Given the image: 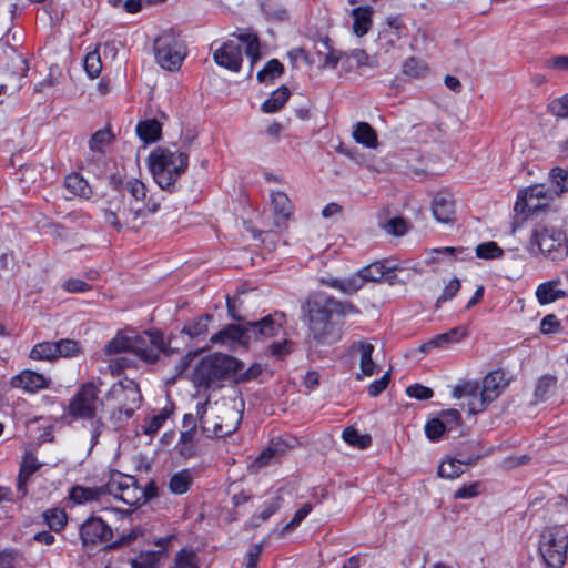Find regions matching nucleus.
Wrapping results in <instances>:
<instances>
[{
    "label": "nucleus",
    "instance_id": "nucleus-38",
    "mask_svg": "<svg viewBox=\"0 0 568 568\" xmlns=\"http://www.w3.org/2000/svg\"><path fill=\"white\" fill-rule=\"evenodd\" d=\"M65 187L73 194L83 199H89L92 195L89 183L78 173L70 174L65 178Z\"/></svg>",
    "mask_w": 568,
    "mask_h": 568
},
{
    "label": "nucleus",
    "instance_id": "nucleus-46",
    "mask_svg": "<svg viewBox=\"0 0 568 568\" xmlns=\"http://www.w3.org/2000/svg\"><path fill=\"white\" fill-rule=\"evenodd\" d=\"M324 45L328 49V52L324 57L322 68L335 69L341 60H349V52L332 49L328 39L324 41Z\"/></svg>",
    "mask_w": 568,
    "mask_h": 568
},
{
    "label": "nucleus",
    "instance_id": "nucleus-8",
    "mask_svg": "<svg viewBox=\"0 0 568 568\" xmlns=\"http://www.w3.org/2000/svg\"><path fill=\"white\" fill-rule=\"evenodd\" d=\"M130 352L143 362L153 364L158 362L160 353L170 356L174 349L165 345L162 332L145 331L142 334L130 335Z\"/></svg>",
    "mask_w": 568,
    "mask_h": 568
},
{
    "label": "nucleus",
    "instance_id": "nucleus-36",
    "mask_svg": "<svg viewBox=\"0 0 568 568\" xmlns=\"http://www.w3.org/2000/svg\"><path fill=\"white\" fill-rule=\"evenodd\" d=\"M284 73V65L277 60H270L262 70L257 72V81L260 83H273Z\"/></svg>",
    "mask_w": 568,
    "mask_h": 568
},
{
    "label": "nucleus",
    "instance_id": "nucleus-59",
    "mask_svg": "<svg viewBox=\"0 0 568 568\" xmlns=\"http://www.w3.org/2000/svg\"><path fill=\"white\" fill-rule=\"evenodd\" d=\"M166 418L168 415L164 412H161L160 414L152 416L143 426L144 434L150 436L156 434Z\"/></svg>",
    "mask_w": 568,
    "mask_h": 568
},
{
    "label": "nucleus",
    "instance_id": "nucleus-50",
    "mask_svg": "<svg viewBox=\"0 0 568 568\" xmlns=\"http://www.w3.org/2000/svg\"><path fill=\"white\" fill-rule=\"evenodd\" d=\"M504 251L495 242L481 243L476 247V255L484 260H494L503 255Z\"/></svg>",
    "mask_w": 568,
    "mask_h": 568
},
{
    "label": "nucleus",
    "instance_id": "nucleus-32",
    "mask_svg": "<svg viewBox=\"0 0 568 568\" xmlns=\"http://www.w3.org/2000/svg\"><path fill=\"white\" fill-rule=\"evenodd\" d=\"M349 59L355 60L358 74L365 75L367 71L379 67L377 55H369L362 49H354L349 52Z\"/></svg>",
    "mask_w": 568,
    "mask_h": 568
},
{
    "label": "nucleus",
    "instance_id": "nucleus-11",
    "mask_svg": "<svg viewBox=\"0 0 568 568\" xmlns=\"http://www.w3.org/2000/svg\"><path fill=\"white\" fill-rule=\"evenodd\" d=\"M109 395L119 402L118 409L112 413V418L119 423L130 419L142 400L140 388L133 381L114 384Z\"/></svg>",
    "mask_w": 568,
    "mask_h": 568
},
{
    "label": "nucleus",
    "instance_id": "nucleus-39",
    "mask_svg": "<svg viewBox=\"0 0 568 568\" xmlns=\"http://www.w3.org/2000/svg\"><path fill=\"white\" fill-rule=\"evenodd\" d=\"M212 320V316L209 314H204L199 318H195L182 328V333L186 334L191 338H196L203 336L209 331V322Z\"/></svg>",
    "mask_w": 568,
    "mask_h": 568
},
{
    "label": "nucleus",
    "instance_id": "nucleus-42",
    "mask_svg": "<svg viewBox=\"0 0 568 568\" xmlns=\"http://www.w3.org/2000/svg\"><path fill=\"white\" fill-rule=\"evenodd\" d=\"M32 359L52 361L58 358L55 342H42L33 346L30 352Z\"/></svg>",
    "mask_w": 568,
    "mask_h": 568
},
{
    "label": "nucleus",
    "instance_id": "nucleus-17",
    "mask_svg": "<svg viewBox=\"0 0 568 568\" xmlns=\"http://www.w3.org/2000/svg\"><path fill=\"white\" fill-rule=\"evenodd\" d=\"M402 271V267L394 260L385 258L376 261L369 265L361 268L357 273L353 274L354 278L359 280L358 291L366 282H379L388 273Z\"/></svg>",
    "mask_w": 568,
    "mask_h": 568
},
{
    "label": "nucleus",
    "instance_id": "nucleus-26",
    "mask_svg": "<svg viewBox=\"0 0 568 568\" xmlns=\"http://www.w3.org/2000/svg\"><path fill=\"white\" fill-rule=\"evenodd\" d=\"M271 203L277 224L287 221L293 214V204L284 192H272Z\"/></svg>",
    "mask_w": 568,
    "mask_h": 568
},
{
    "label": "nucleus",
    "instance_id": "nucleus-56",
    "mask_svg": "<svg viewBox=\"0 0 568 568\" xmlns=\"http://www.w3.org/2000/svg\"><path fill=\"white\" fill-rule=\"evenodd\" d=\"M383 227L388 234L402 236L407 232L408 224L403 217H393Z\"/></svg>",
    "mask_w": 568,
    "mask_h": 568
},
{
    "label": "nucleus",
    "instance_id": "nucleus-33",
    "mask_svg": "<svg viewBox=\"0 0 568 568\" xmlns=\"http://www.w3.org/2000/svg\"><path fill=\"white\" fill-rule=\"evenodd\" d=\"M290 90L287 87L282 85L272 92L271 97L263 102L261 109L265 113L277 112L290 98Z\"/></svg>",
    "mask_w": 568,
    "mask_h": 568
},
{
    "label": "nucleus",
    "instance_id": "nucleus-63",
    "mask_svg": "<svg viewBox=\"0 0 568 568\" xmlns=\"http://www.w3.org/2000/svg\"><path fill=\"white\" fill-rule=\"evenodd\" d=\"M442 420L447 424V430H452L462 423V415L457 409H448L440 413Z\"/></svg>",
    "mask_w": 568,
    "mask_h": 568
},
{
    "label": "nucleus",
    "instance_id": "nucleus-60",
    "mask_svg": "<svg viewBox=\"0 0 568 568\" xmlns=\"http://www.w3.org/2000/svg\"><path fill=\"white\" fill-rule=\"evenodd\" d=\"M406 394L409 397H413V398H416L419 400H425V399L432 398L434 395V392L429 387L423 386L420 384H414V385H410L407 387Z\"/></svg>",
    "mask_w": 568,
    "mask_h": 568
},
{
    "label": "nucleus",
    "instance_id": "nucleus-34",
    "mask_svg": "<svg viewBox=\"0 0 568 568\" xmlns=\"http://www.w3.org/2000/svg\"><path fill=\"white\" fill-rule=\"evenodd\" d=\"M136 133L145 143L155 142L161 136V124L155 119L142 121L136 125Z\"/></svg>",
    "mask_w": 568,
    "mask_h": 568
},
{
    "label": "nucleus",
    "instance_id": "nucleus-10",
    "mask_svg": "<svg viewBox=\"0 0 568 568\" xmlns=\"http://www.w3.org/2000/svg\"><path fill=\"white\" fill-rule=\"evenodd\" d=\"M105 489L108 495L119 498L129 506L138 507L145 504L144 493L133 476L113 471L105 484Z\"/></svg>",
    "mask_w": 568,
    "mask_h": 568
},
{
    "label": "nucleus",
    "instance_id": "nucleus-43",
    "mask_svg": "<svg viewBox=\"0 0 568 568\" xmlns=\"http://www.w3.org/2000/svg\"><path fill=\"white\" fill-rule=\"evenodd\" d=\"M463 463H465V460L448 458L439 465L438 475L447 479L457 478L464 473Z\"/></svg>",
    "mask_w": 568,
    "mask_h": 568
},
{
    "label": "nucleus",
    "instance_id": "nucleus-44",
    "mask_svg": "<svg viewBox=\"0 0 568 568\" xmlns=\"http://www.w3.org/2000/svg\"><path fill=\"white\" fill-rule=\"evenodd\" d=\"M556 383L557 378L555 376L545 375L540 377L535 389V397L537 400H545L556 388Z\"/></svg>",
    "mask_w": 568,
    "mask_h": 568
},
{
    "label": "nucleus",
    "instance_id": "nucleus-20",
    "mask_svg": "<svg viewBox=\"0 0 568 568\" xmlns=\"http://www.w3.org/2000/svg\"><path fill=\"white\" fill-rule=\"evenodd\" d=\"M250 342L247 322L244 324H230L211 337V343L213 344L239 343L247 345Z\"/></svg>",
    "mask_w": 568,
    "mask_h": 568
},
{
    "label": "nucleus",
    "instance_id": "nucleus-41",
    "mask_svg": "<svg viewBox=\"0 0 568 568\" xmlns=\"http://www.w3.org/2000/svg\"><path fill=\"white\" fill-rule=\"evenodd\" d=\"M323 283L332 288H336L344 294L352 295L358 291L359 280L354 278L353 275L346 278H328L323 280Z\"/></svg>",
    "mask_w": 568,
    "mask_h": 568
},
{
    "label": "nucleus",
    "instance_id": "nucleus-51",
    "mask_svg": "<svg viewBox=\"0 0 568 568\" xmlns=\"http://www.w3.org/2000/svg\"><path fill=\"white\" fill-rule=\"evenodd\" d=\"M112 140V134L109 130L97 131L89 141V146L92 152H103V146L109 144Z\"/></svg>",
    "mask_w": 568,
    "mask_h": 568
},
{
    "label": "nucleus",
    "instance_id": "nucleus-6",
    "mask_svg": "<svg viewBox=\"0 0 568 568\" xmlns=\"http://www.w3.org/2000/svg\"><path fill=\"white\" fill-rule=\"evenodd\" d=\"M104 220L108 224L121 231L123 227H138L144 219L142 206L125 203V194L113 190L106 194Z\"/></svg>",
    "mask_w": 568,
    "mask_h": 568
},
{
    "label": "nucleus",
    "instance_id": "nucleus-28",
    "mask_svg": "<svg viewBox=\"0 0 568 568\" xmlns=\"http://www.w3.org/2000/svg\"><path fill=\"white\" fill-rule=\"evenodd\" d=\"M104 495H108L105 485L93 488L74 486L71 488L69 497L75 504H84L93 500H99Z\"/></svg>",
    "mask_w": 568,
    "mask_h": 568
},
{
    "label": "nucleus",
    "instance_id": "nucleus-4",
    "mask_svg": "<svg viewBox=\"0 0 568 568\" xmlns=\"http://www.w3.org/2000/svg\"><path fill=\"white\" fill-rule=\"evenodd\" d=\"M243 47H245V53L251 60V68H253L261 58L260 41L254 33H240L236 39L225 41L215 50L214 61L225 69L239 72L243 61Z\"/></svg>",
    "mask_w": 568,
    "mask_h": 568
},
{
    "label": "nucleus",
    "instance_id": "nucleus-31",
    "mask_svg": "<svg viewBox=\"0 0 568 568\" xmlns=\"http://www.w3.org/2000/svg\"><path fill=\"white\" fill-rule=\"evenodd\" d=\"M193 480V471L191 469H182L171 476L169 489L174 495L185 494L191 488Z\"/></svg>",
    "mask_w": 568,
    "mask_h": 568
},
{
    "label": "nucleus",
    "instance_id": "nucleus-61",
    "mask_svg": "<svg viewBox=\"0 0 568 568\" xmlns=\"http://www.w3.org/2000/svg\"><path fill=\"white\" fill-rule=\"evenodd\" d=\"M268 352L277 359H281L292 352V344L288 339L274 342L268 346Z\"/></svg>",
    "mask_w": 568,
    "mask_h": 568
},
{
    "label": "nucleus",
    "instance_id": "nucleus-12",
    "mask_svg": "<svg viewBox=\"0 0 568 568\" xmlns=\"http://www.w3.org/2000/svg\"><path fill=\"white\" fill-rule=\"evenodd\" d=\"M99 406V388L92 383H84L80 386L69 404V414L74 418L94 419Z\"/></svg>",
    "mask_w": 568,
    "mask_h": 568
},
{
    "label": "nucleus",
    "instance_id": "nucleus-54",
    "mask_svg": "<svg viewBox=\"0 0 568 568\" xmlns=\"http://www.w3.org/2000/svg\"><path fill=\"white\" fill-rule=\"evenodd\" d=\"M55 345L58 357H70L80 352L79 343L74 339H60Z\"/></svg>",
    "mask_w": 568,
    "mask_h": 568
},
{
    "label": "nucleus",
    "instance_id": "nucleus-7",
    "mask_svg": "<svg viewBox=\"0 0 568 568\" xmlns=\"http://www.w3.org/2000/svg\"><path fill=\"white\" fill-rule=\"evenodd\" d=\"M243 366L242 362L230 355L214 353L201 359L196 366L194 378L200 386L210 387L215 382L234 377V372L240 371Z\"/></svg>",
    "mask_w": 568,
    "mask_h": 568
},
{
    "label": "nucleus",
    "instance_id": "nucleus-40",
    "mask_svg": "<svg viewBox=\"0 0 568 568\" xmlns=\"http://www.w3.org/2000/svg\"><path fill=\"white\" fill-rule=\"evenodd\" d=\"M342 437L347 444L361 449L367 448L372 444V437L368 434H361L354 427H346Z\"/></svg>",
    "mask_w": 568,
    "mask_h": 568
},
{
    "label": "nucleus",
    "instance_id": "nucleus-5",
    "mask_svg": "<svg viewBox=\"0 0 568 568\" xmlns=\"http://www.w3.org/2000/svg\"><path fill=\"white\" fill-rule=\"evenodd\" d=\"M528 250L531 254L541 253L551 261H562L568 255L566 234L547 223H537L532 230Z\"/></svg>",
    "mask_w": 568,
    "mask_h": 568
},
{
    "label": "nucleus",
    "instance_id": "nucleus-64",
    "mask_svg": "<svg viewBox=\"0 0 568 568\" xmlns=\"http://www.w3.org/2000/svg\"><path fill=\"white\" fill-rule=\"evenodd\" d=\"M460 288V282L457 278L452 280L443 290L442 295L437 298V306L440 303L452 300Z\"/></svg>",
    "mask_w": 568,
    "mask_h": 568
},
{
    "label": "nucleus",
    "instance_id": "nucleus-19",
    "mask_svg": "<svg viewBox=\"0 0 568 568\" xmlns=\"http://www.w3.org/2000/svg\"><path fill=\"white\" fill-rule=\"evenodd\" d=\"M109 184L113 190H119L123 194L128 192L133 199V202H131L133 205L141 206L146 197V186L138 179L123 181L121 176L113 174L110 176Z\"/></svg>",
    "mask_w": 568,
    "mask_h": 568
},
{
    "label": "nucleus",
    "instance_id": "nucleus-3",
    "mask_svg": "<svg viewBox=\"0 0 568 568\" xmlns=\"http://www.w3.org/2000/svg\"><path fill=\"white\" fill-rule=\"evenodd\" d=\"M209 402L196 405V416L202 433L209 437H226L240 426L242 413L234 403L215 404V415H206Z\"/></svg>",
    "mask_w": 568,
    "mask_h": 568
},
{
    "label": "nucleus",
    "instance_id": "nucleus-27",
    "mask_svg": "<svg viewBox=\"0 0 568 568\" xmlns=\"http://www.w3.org/2000/svg\"><path fill=\"white\" fill-rule=\"evenodd\" d=\"M373 8L371 6L358 7L352 10L353 32L357 37H363L372 27Z\"/></svg>",
    "mask_w": 568,
    "mask_h": 568
},
{
    "label": "nucleus",
    "instance_id": "nucleus-15",
    "mask_svg": "<svg viewBox=\"0 0 568 568\" xmlns=\"http://www.w3.org/2000/svg\"><path fill=\"white\" fill-rule=\"evenodd\" d=\"M507 385L505 374L500 371L488 373L483 379V388L480 392L479 403H469V413L477 414L486 408V406L498 397L501 389Z\"/></svg>",
    "mask_w": 568,
    "mask_h": 568
},
{
    "label": "nucleus",
    "instance_id": "nucleus-22",
    "mask_svg": "<svg viewBox=\"0 0 568 568\" xmlns=\"http://www.w3.org/2000/svg\"><path fill=\"white\" fill-rule=\"evenodd\" d=\"M432 212L438 222H452L455 214V201L453 195L447 192L437 193L433 199Z\"/></svg>",
    "mask_w": 568,
    "mask_h": 568
},
{
    "label": "nucleus",
    "instance_id": "nucleus-13",
    "mask_svg": "<svg viewBox=\"0 0 568 568\" xmlns=\"http://www.w3.org/2000/svg\"><path fill=\"white\" fill-rule=\"evenodd\" d=\"M554 200L549 187L535 184L519 191L514 210L518 214H534L546 210Z\"/></svg>",
    "mask_w": 568,
    "mask_h": 568
},
{
    "label": "nucleus",
    "instance_id": "nucleus-18",
    "mask_svg": "<svg viewBox=\"0 0 568 568\" xmlns=\"http://www.w3.org/2000/svg\"><path fill=\"white\" fill-rule=\"evenodd\" d=\"M112 535V529L99 517L88 518L80 528L81 540L85 547L109 541Z\"/></svg>",
    "mask_w": 568,
    "mask_h": 568
},
{
    "label": "nucleus",
    "instance_id": "nucleus-52",
    "mask_svg": "<svg viewBox=\"0 0 568 568\" xmlns=\"http://www.w3.org/2000/svg\"><path fill=\"white\" fill-rule=\"evenodd\" d=\"M176 568H199V558L193 550L182 549L175 558Z\"/></svg>",
    "mask_w": 568,
    "mask_h": 568
},
{
    "label": "nucleus",
    "instance_id": "nucleus-30",
    "mask_svg": "<svg viewBox=\"0 0 568 568\" xmlns=\"http://www.w3.org/2000/svg\"><path fill=\"white\" fill-rule=\"evenodd\" d=\"M559 283L560 281L556 280L542 283L537 287L536 296L540 304H549L568 296L567 292L557 288Z\"/></svg>",
    "mask_w": 568,
    "mask_h": 568
},
{
    "label": "nucleus",
    "instance_id": "nucleus-2",
    "mask_svg": "<svg viewBox=\"0 0 568 568\" xmlns=\"http://www.w3.org/2000/svg\"><path fill=\"white\" fill-rule=\"evenodd\" d=\"M148 161L150 171L158 185L162 190L172 192L175 182L187 169L189 154L159 146L150 153Z\"/></svg>",
    "mask_w": 568,
    "mask_h": 568
},
{
    "label": "nucleus",
    "instance_id": "nucleus-24",
    "mask_svg": "<svg viewBox=\"0 0 568 568\" xmlns=\"http://www.w3.org/2000/svg\"><path fill=\"white\" fill-rule=\"evenodd\" d=\"M352 349L359 353L361 373L356 375V379H362V376H372L377 373V365L372 358L374 345L366 341H358L352 345Z\"/></svg>",
    "mask_w": 568,
    "mask_h": 568
},
{
    "label": "nucleus",
    "instance_id": "nucleus-16",
    "mask_svg": "<svg viewBox=\"0 0 568 568\" xmlns=\"http://www.w3.org/2000/svg\"><path fill=\"white\" fill-rule=\"evenodd\" d=\"M284 323L285 314L281 312L270 314L256 322H247L250 341H260L277 335Z\"/></svg>",
    "mask_w": 568,
    "mask_h": 568
},
{
    "label": "nucleus",
    "instance_id": "nucleus-49",
    "mask_svg": "<svg viewBox=\"0 0 568 568\" xmlns=\"http://www.w3.org/2000/svg\"><path fill=\"white\" fill-rule=\"evenodd\" d=\"M84 69L90 78L99 77L102 70V62L98 50H93L85 55Z\"/></svg>",
    "mask_w": 568,
    "mask_h": 568
},
{
    "label": "nucleus",
    "instance_id": "nucleus-55",
    "mask_svg": "<svg viewBox=\"0 0 568 568\" xmlns=\"http://www.w3.org/2000/svg\"><path fill=\"white\" fill-rule=\"evenodd\" d=\"M549 112L558 118H568V93L554 99L548 105Z\"/></svg>",
    "mask_w": 568,
    "mask_h": 568
},
{
    "label": "nucleus",
    "instance_id": "nucleus-9",
    "mask_svg": "<svg viewBox=\"0 0 568 568\" xmlns=\"http://www.w3.org/2000/svg\"><path fill=\"white\" fill-rule=\"evenodd\" d=\"M568 534L559 527L545 529L540 535L539 551L550 568H560L566 560Z\"/></svg>",
    "mask_w": 568,
    "mask_h": 568
},
{
    "label": "nucleus",
    "instance_id": "nucleus-62",
    "mask_svg": "<svg viewBox=\"0 0 568 568\" xmlns=\"http://www.w3.org/2000/svg\"><path fill=\"white\" fill-rule=\"evenodd\" d=\"M311 510H312V505L308 503L304 504L294 514L292 520L284 526L283 531H290V530L295 529L303 521V519L311 513Z\"/></svg>",
    "mask_w": 568,
    "mask_h": 568
},
{
    "label": "nucleus",
    "instance_id": "nucleus-1",
    "mask_svg": "<svg viewBox=\"0 0 568 568\" xmlns=\"http://www.w3.org/2000/svg\"><path fill=\"white\" fill-rule=\"evenodd\" d=\"M307 322L310 336L321 344H331L339 339V333L332 322V316L357 312L349 302H342L332 296L318 293L311 295L302 305Z\"/></svg>",
    "mask_w": 568,
    "mask_h": 568
},
{
    "label": "nucleus",
    "instance_id": "nucleus-23",
    "mask_svg": "<svg viewBox=\"0 0 568 568\" xmlns=\"http://www.w3.org/2000/svg\"><path fill=\"white\" fill-rule=\"evenodd\" d=\"M11 384L13 387L34 393L48 388L50 382L42 374L32 371H23L12 378Z\"/></svg>",
    "mask_w": 568,
    "mask_h": 568
},
{
    "label": "nucleus",
    "instance_id": "nucleus-25",
    "mask_svg": "<svg viewBox=\"0 0 568 568\" xmlns=\"http://www.w3.org/2000/svg\"><path fill=\"white\" fill-rule=\"evenodd\" d=\"M40 467L41 464L31 453H27L24 455L17 479V488L20 497H24L27 495V483Z\"/></svg>",
    "mask_w": 568,
    "mask_h": 568
},
{
    "label": "nucleus",
    "instance_id": "nucleus-29",
    "mask_svg": "<svg viewBox=\"0 0 568 568\" xmlns=\"http://www.w3.org/2000/svg\"><path fill=\"white\" fill-rule=\"evenodd\" d=\"M352 134L357 143L368 149H376L378 146L376 131L367 122H357Z\"/></svg>",
    "mask_w": 568,
    "mask_h": 568
},
{
    "label": "nucleus",
    "instance_id": "nucleus-37",
    "mask_svg": "<svg viewBox=\"0 0 568 568\" xmlns=\"http://www.w3.org/2000/svg\"><path fill=\"white\" fill-rule=\"evenodd\" d=\"M283 504V497L276 495L265 501L263 509L251 519L253 527H258L262 523L266 521L273 514H275Z\"/></svg>",
    "mask_w": 568,
    "mask_h": 568
},
{
    "label": "nucleus",
    "instance_id": "nucleus-58",
    "mask_svg": "<svg viewBox=\"0 0 568 568\" xmlns=\"http://www.w3.org/2000/svg\"><path fill=\"white\" fill-rule=\"evenodd\" d=\"M51 529H61L67 524V515L63 510H52L44 514Z\"/></svg>",
    "mask_w": 568,
    "mask_h": 568
},
{
    "label": "nucleus",
    "instance_id": "nucleus-14",
    "mask_svg": "<svg viewBox=\"0 0 568 568\" xmlns=\"http://www.w3.org/2000/svg\"><path fill=\"white\" fill-rule=\"evenodd\" d=\"M154 51L156 62L169 71L180 69L185 57L182 43L171 33H163L155 39Z\"/></svg>",
    "mask_w": 568,
    "mask_h": 568
},
{
    "label": "nucleus",
    "instance_id": "nucleus-35",
    "mask_svg": "<svg viewBox=\"0 0 568 568\" xmlns=\"http://www.w3.org/2000/svg\"><path fill=\"white\" fill-rule=\"evenodd\" d=\"M467 336L465 327L458 326L449 329L446 333L436 335L430 339V344L436 345L437 348H445L450 344L457 343Z\"/></svg>",
    "mask_w": 568,
    "mask_h": 568
},
{
    "label": "nucleus",
    "instance_id": "nucleus-45",
    "mask_svg": "<svg viewBox=\"0 0 568 568\" xmlns=\"http://www.w3.org/2000/svg\"><path fill=\"white\" fill-rule=\"evenodd\" d=\"M122 352H130V335L118 334L104 347L106 355L119 354Z\"/></svg>",
    "mask_w": 568,
    "mask_h": 568
},
{
    "label": "nucleus",
    "instance_id": "nucleus-53",
    "mask_svg": "<svg viewBox=\"0 0 568 568\" xmlns=\"http://www.w3.org/2000/svg\"><path fill=\"white\" fill-rule=\"evenodd\" d=\"M427 71L426 64L414 57L408 58L403 63V72L409 77H420Z\"/></svg>",
    "mask_w": 568,
    "mask_h": 568
},
{
    "label": "nucleus",
    "instance_id": "nucleus-57",
    "mask_svg": "<svg viewBox=\"0 0 568 568\" xmlns=\"http://www.w3.org/2000/svg\"><path fill=\"white\" fill-rule=\"evenodd\" d=\"M262 373V367L260 364H253L247 369L243 371V367L240 371L234 372V382L235 383H245L256 378Z\"/></svg>",
    "mask_w": 568,
    "mask_h": 568
},
{
    "label": "nucleus",
    "instance_id": "nucleus-48",
    "mask_svg": "<svg viewBox=\"0 0 568 568\" xmlns=\"http://www.w3.org/2000/svg\"><path fill=\"white\" fill-rule=\"evenodd\" d=\"M551 181L557 185V190H551L554 197H559L564 192L568 191V185L565 183L568 181V173L561 168H554L550 171Z\"/></svg>",
    "mask_w": 568,
    "mask_h": 568
},
{
    "label": "nucleus",
    "instance_id": "nucleus-47",
    "mask_svg": "<svg viewBox=\"0 0 568 568\" xmlns=\"http://www.w3.org/2000/svg\"><path fill=\"white\" fill-rule=\"evenodd\" d=\"M447 430V424L442 418H433L425 425V433L429 440L437 442Z\"/></svg>",
    "mask_w": 568,
    "mask_h": 568
},
{
    "label": "nucleus",
    "instance_id": "nucleus-21",
    "mask_svg": "<svg viewBox=\"0 0 568 568\" xmlns=\"http://www.w3.org/2000/svg\"><path fill=\"white\" fill-rule=\"evenodd\" d=\"M287 445L283 440L272 442L260 456L248 466L251 473H258L266 466L274 465L280 462L281 457L286 453Z\"/></svg>",
    "mask_w": 568,
    "mask_h": 568
}]
</instances>
